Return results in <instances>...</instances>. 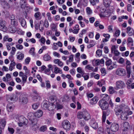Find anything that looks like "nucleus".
<instances>
[{
    "label": "nucleus",
    "instance_id": "nucleus-35",
    "mask_svg": "<svg viewBox=\"0 0 134 134\" xmlns=\"http://www.w3.org/2000/svg\"><path fill=\"white\" fill-rule=\"evenodd\" d=\"M112 61L110 59H108L105 62L106 65L107 66V68L108 69V67L109 66H111V63Z\"/></svg>",
    "mask_w": 134,
    "mask_h": 134
},
{
    "label": "nucleus",
    "instance_id": "nucleus-5",
    "mask_svg": "<svg viewBox=\"0 0 134 134\" xmlns=\"http://www.w3.org/2000/svg\"><path fill=\"white\" fill-rule=\"evenodd\" d=\"M116 87L117 89H122L125 87V84L123 81L119 80L116 83Z\"/></svg>",
    "mask_w": 134,
    "mask_h": 134
},
{
    "label": "nucleus",
    "instance_id": "nucleus-52",
    "mask_svg": "<svg viewBox=\"0 0 134 134\" xmlns=\"http://www.w3.org/2000/svg\"><path fill=\"white\" fill-rule=\"evenodd\" d=\"M77 71L78 72L81 73L82 75L83 73H84L83 71H82L81 68L79 67L77 68Z\"/></svg>",
    "mask_w": 134,
    "mask_h": 134
},
{
    "label": "nucleus",
    "instance_id": "nucleus-37",
    "mask_svg": "<svg viewBox=\"0 0 134 134\" xmlns=\"http://www.w3.org/2000/svg\"><path fill=\"white\" fill-rule=\"evenodd\" d=\"M131 66L130 65H127L126 69L127 74L130 76L131 74L130 72Z\"/></svg>",
    "mask_w": 134,
    "mask_h": 134
},
{
    "label": "nucleus",
    "instance_id": "nucleus-43",
    "mask_svg": "<svg viewBox=\"0 0 134 134\" xmlns=\"http://www.w3.org/2000/svg\"><path fill=\"white\" fill-rule=\"evenodd\" d=\"M78 122L79 124L81 126H84L85 124V121L84 120H80Z\"/></svg>",
    "mask_w": 134,
    "mask_h": 134
},
{
    "label": "nucleus",
    "instance_id": "nucleus-15",
    "mask_svg": "<svg viewBox=\"0 0 134 134\" xmlns=\"http://www.w3.org/2000/svg\"><path fill=\"white\" fill-rule=\"evenodd\" d=\"M91 118L90 114L86 111H83V118L86 120H88Z\"/></svg>",
    "mask_w": 134,
    "mask_h": 134
},
{
    "label": "nucleus",
    "instance_id": "nucleus-33",
    "mask_svg": "<svg viewBox=\"0 0 134 134\" xmlns=\"http://www.w3.org/2000/svg\"><path fill=\"white\" fill-rule=\"evenodd\" d=\"M11 25L12 26H16L17 25V22L16 19L11 20Z\"/></svg>",
    "mask_w": 134,
    "mask_h": 134
},
{
    "label": "nucleus",
    "instance_id": "nucleus-64",
    "mask_svg": "<svg viewBox=\"0 0 134 134\" xmlns=\"http://www.w3.org/2000/svg\"><path fill=\"white\" fill-rule=\"evenodd\" d=\"M31 59L30 57H27L25 60V62L27 64H29V62H30Z\"/></svg>",
    "mask_w": 134,
    "mask_h": 134
},
{
    "label": "nucleus",
    "instance_id": "nucleus-36",
    "mask_svg": "<svg viewBox=\"0 0 134 134\" xmlns=\"http://www.w3.org/2000/svg\"><path fill=\"white\" fill-rule=\"evenodd\" d=\"M42 108L44 109H48V104L47 103H44L43 104L42 106Z\"/></svg>",
    "mask_w": 134,
    "mask_h": 134
},
{
    "label": "nucleus",
    "instance_id": "nucleus-1",
    "mask_svg": "<svg viewBox=\"0 0 134 134\" xmlns=\"http://www.w3.org/2000/svg\"><path fill=\"white\" fill-rule=\"evenodd\" d=\"M132 114V111L130 110L128 108H124L121 114L120 118L122 120H126L127 119V116Z\"/></svg>",
    "mask_w": 134,
    "mask_h": 134
},
{
    "label": "nucleus",
    "instance_id": "nucleus-46",
    "mask_svg": "<svg viewBox=\"0 0 134 134\" xmlns=\"http://www.w3.org/2000/svg\"><path fill=\"white\" fill-rule=\"evenodd\" d=\"M8 130L9 132L11 134H13L14 132V130L13 128L8 127Z\"/></svg>",
    "mask_w": 134,
    "mask_h": 134
},
{
    "label": "nucleus",
    "instance_id": "nucleus-39",
    "mask_svg": "<svg viewBox=\"0 0 134 134\" xmlns=\"http://www.w3.org/2000/svg\"><path fill=\"white\" fill-rule=\"evenodd\" d=\"M98 99L95 98H93L91 100V103L92 104H95L97 102Z\"/></svg>",
    "mask_w": 134,
    "mask_h": 134
},
{
    "label": "nucleus",
    "instance_id": "nucleus-40",
    "mask_svg": "<svg viewBox=\"0 0 134 134\" xmlns=\"http://www.w3.org/2000/svg\"><path fill=\"white\" fill-rule=\"evenodd\" d=\"M24 54H21L18 55L17 58L19 60H22L24 58Z\"/></svg>",
    "mask_w": 134,
    "mask_h": 134
},
{
    "label": "nucleus",
    "instance_id": "nucleus-34",
    "mask_svg": "<svg viewBox=\"0 0 134 134\" xmlns=\"http://www.w3.org/2000/svg\"><path fill=\"white\" fill-rule=\"evenodd\" d=\"M123 127L125 129L127 130L129 127V124L128 122H124Z\"/></svg>",
    "mask_w": 134,
    "mask_h": 134
},
{
    "label": "nucleus",
    "instance_id": "nucleus-16",
    "mask_svg": "<svg viewBox=\"0 0 134 134\" xmlns=\"http://www.w3.org/2000/svg\"><path fill=\"white\" fill-rule=\"evenodd\" d=\"M12 103H10L8 104L7 106V109L9 111L13 110L15 107V106L12 105Z\"/></svg>",
    "mask_w": 134,
    "mask_h": 134
},
{
    "label": "nucleus",
    "instance_id": "nucleus-56",
    "mask_svg": "<svg viewBox=\"0 0 134 134\" xmlns=\"http://www.w3.org/2000/svg\"><path fill=\"white\" fill-rule=\"evenodd\" d=\"M105 96H104L103 99H105L107 101L108 100L109 98V96L107 94H104Z\"/></svg>",
    "mask_w": 134,
    "mask_h": 134
},
{
    "label": "nucleus",
    "instance_id": "nucleus-27",
    "mask_svg": "<svg viewBox=\"0 0 134 134\" xmlns=\"http://www.w3.org/2000/svg\"><path fill=\"white\" fill-rule=\"evenodd\" d=\"M16 26H10L9 28V31L12 33H14L16 31Z\"/></svg>",
    "mask_w": 134,
    "mask_h": 134
},
{
    "label": "nucleus",
    "instance_id": "nucleus-11",
    "mask_svg": "<svg viewBox=\"0 0 134 134\" xmlns=\"http://www.w3.org/2000/svg\"><path fill=\"white\" fill-rule=\"evenodd\" d=\"M18 97L15 94H13L11 95L8 99L9 102H16L18 99Z\"/></svg>",
    "mask_w": 134,
    "mask_h": 134
},
{
    "label": "nucleus",
    "instance_id": "nucleus-23",
    "mask_svg": "<svg viewBox=\"0 0 134 134\" xmlns=\"http://www.w3.org/2000/svg\"><path fill=\"white\" fill-rule=\"evenodd\" d=\"M104 63V60L103 59L100 60L99 59L96 60L95 62V63L96 65H98L100 64H103Z\"/></svg>",
    "mask_w": 134,
    "mask_h": 134
},
{
    "label": "nucleus",
    "instance_id": "nucleus-28",
    "mask_svg": "<svg viewBox=\"0 0 134 134\" xmlns=\"http://www.w3.org/2000/svg\"><path fill=\"white\" fill-rule=\"evenodd\" d=\"M6 121L5 120H2L0 122V127L4 128L6 125Z\"/></svg>",
    "mask_w": 134,
    "mask_h": 134
},
{
    "label": "nucleus",
    "instance_id": "nucleus-20",
    "mask_svg": "<svg viewBox=\"0 0 134 134\" xmlns=\"http://www.w3.org/2000/svg\"><path fill=\"white\" fill-rule=\"evenodd\" d=\"M21 7L22 8H25L27 5V0H20Z\"/></svg>",
    "mask_w": 134,
    "mask_h": 134
},
{
    "label": "nucleus",
    "instance_id": "nucleus-22",
    "mask_svg": "<svg viewBox=\"0 0 134 134\" xmlns=\"http://www.w3.org/2000/svg\"><path fill=\"white\" fill-rule=\"evenodd\" d=\"M123 110H122L120 108H116L114 109V111L115 113V114L116 115L121 114Z\"/></svg>",
    "mask_w": 134,
    "mask_h": 134
},
{
    "label": "nucleus",
    "instance_id": "nucleus-61",
    "mask_svg": "<svg viewBox=\"0 0 134 134\" xmlns=\"http://www.w3.org/2000/svg\"><path fill=\"white\" fill-rule=\"evenodd\" d=\"M74 55L72 54L69 57V62H72L73 61Z\"/></svg>",
    "mask_w": 134,
    "mask_h": 134
},
{
    "label": "nucleus",
    "instance_id": "nucleus-54",
    "mask_svg": "<svg viewBox=\"0 0 134 134\" xmlns=\"http://www.w3.org/2000/svg\"><path fill=\"white\" fill-rule=\"evenodd\" d=\"M35 49L34 48H32L30 49L29 53L31 54L34 55L35 53H34Z\"/></svg>",
    "mask_w": 134,
    "mask_h": 134
},
{
    "label": "nucleus",
    "instance_id": "nucleus-13",
    "mask_svg": "<svg viewBox=\"0 0 134 134\" xmlns=\"http://www.w3.org/2000/svg\"><path fill=\"white\" fill-rule=\"evenodd\" d=\"M5 25V21H1L0 23V30L4 32L6 31L7 29Z\"/></svg>",
    "mask_w": 134,
    "mask_h": 134
},
{
    "label": "nucleus",
    "instance_id": "nucleus-58",
    "mask_svg": "<svg viewBox=\"0 0 134 134\" xmlns=\"http://www.w3.org/2000/svg\"><path fill=\"white\" fill-rule=\"evenodd\" d=\"M55 104H56V106H57V108L58 109H62L63 108L62 106L61 105L58 104L57 103V102H55Z\"/></svg>",
    "mask_w": 134,
    "mask_h": 134
},
{
    "label": "nucleus",
    "instance_id": "nucleus-9",
    "mask_svg": "<svg viewBox=\"0 0 134 134\" xmlns=\"http://www.w3.org/2000/svg\"><path fill=\"white\" fill-rule=\"evenodd\" d=\"M111 130L113 132H116L118 130L119 128V125L115 123H113L110 126Z\"/></svg>",
    "mask_w": 134,
    "mask_h": 134
},
{
    "label": "nucleus",
    "instance_id": "nucleus-48",
    "mask_svg": "<svg viewBox=\"0 0 134 134\" xmlns=\"http://www.w3.org/2000/svg\"><path fill=\"white\" fill-rule=\"evenodd\" d=\"M27 77L26 75H24L22 77L23 82L24 83H25L26 81V80Z\"/></svg>",
    "mask_w": 134,
    "mask_h": 134
},
{
    "label": "nucleus",
    "instance_id": "nucleus-31",
    "mask_svg": "<svg viewBox=\"0 0 134 134\" xmlns=\"http://www.w3.org/2000/svg\"><path fill=\"white\" fill-rule=\"evenodd\" d=\"M49 99H50L52 102L53 101H54V102H57V97L55 95L51 96L49 97Z\"/></svg>",
    "mask_w": 134,
    "mask_h": 134
},
{
    "label": "nucleus",
    "instance_id": "nucleus-17",
    "mask_svg": "<svg viewBox=\"0 0 134 134\" xmlns=\"http://www.w3.org/2000/svg\"><path fill=\"white\" fill-rule=\"evenodd\" d=\"M55 102L50 103L48 104V110H53L54 108L56 107V104Z\"/></svg>",
    "mask_w": 134,
    "mask_h": 134
},
{
    "label": "nucleus",
    "instance_id": "nucleus-57",
    "mask_svg": "<svg viewBox=\"0 0 134 134\" xmlns=\"http://www.w3.org/2000/svg\"><path fill=\"white\" fill-rule=\"evenodd\" d=\"M69 99V97L67 95L65 96L63 99V101H68Z\"/></svg>",
    "mask_w": 134,
    "mask_h": 134
},
{
    "label": "nucleus",
    "instance_id": "nucleus-8",
    "mask_svg": "<svg viewBox=\"0 0 134 134\" xmlns=\"http://www.w3.org/2000/svg\"><path fill=\"white\" fill-rule=\"evenodd\" d=\"M37 119H35L33 121L31 122V126L32 129L34 131L36 130L38 128V126L37 125Z\"/></svg>",
    "mask_w": 134,
    "mask_h": 134
},
{
    "label": "nucleus",
    "instance_id": "nucleus-44",
    "mask_svg": "<svg viewBox=\"0 0 134 134\" xmlns=\"http://www.w3.org/2000/svg\"><path fill=\"white\" fill-rule=\"evenodd\" d=\"M100 71L102 73V75L103 76H105L106 74V71L104 68H102L100 69Z\"/></svg>",
    "mask_w": 134,
    "mask_h": 134
},
{
    "label": "nucleus",
    "instance_id": "nucleus-41",
    "mask_svg": "<svg viewBox=\"0 0 134 134\" xmlns=\"http://www.w3.org/2000/svg\"><path fill=\"white\" fill-rule=\"evenodd\" d=\"M106 112L103 111L102 115V122H104L105 121L106 118Z\"/></svg>",
    "mask_w": 134,
    "mask_h": 134
},
{
    "label": "nucleus",
    "instance_id": "nucleus-42",
    "mask_svg": "<svg viewBox=\"0 0 134 134\" xmlns=\"http://www.w3.org/2000/svg\"><path fill=\"white\" fill-rule=\"evenodd\" d=\"M82 76L83 77L85 80H87L89 78L88 75L86 73H83L82 75Z\"/></svg>",
    "mask_w": 134,
    "mask_h": 134
},
{
    "label": "nucleus",
    "instance_id": "nucleus-51",
    "mask_svg": "<svg viewBox=\"0 0 134 134\" xmlns=\"http://www.w3.org/2000/svg\"><path fill=\"white\" fill-rule=\"evenodd\" d=\"M117 47L115 45L112 46L111 48V53H113L115 51Z\"/></svg>",
    "mask_w": 134,
    "mask_h": 134
},
{
    "label": "nucleus",
    "instance_id": "nucleus-4",
    "mask_svg": "<svg viewBox=\"0 0 134 134\" xmlns=\"http://www.w3.org/2000/svg\"><path fill=\"white\" fill-rule=\"evenodd\" d=\"M19 122L18 123L20 126H21L23 125H26L28 123V120L23 116H21L19 117Z\"/></svg>",
    "mask_w": 134,
    "mask_h": 134
},
{
    "label": "nucleus",
    "instance_id": "nucleus-59",
    "mask_svg": "<svg viewBox=\"0 0 134 134\" xmlns=\"http://www.w3.org/2000/svg\"><path fill=\"white\" fill-rule=\"evenodd\" d=\"M104 81L103 80H102L101 82L98 81L97 85H99V86L101 87L104 84L103 83H104Z\"/></svg>",
    "mask_w": 134,
    "mask_h": 134
},
{
    "label": "nucleus",
    "instance_id": "nucleus-47",
    "mask_svg": "<svg viewBox=\"0 0 134 134\" xmlns=\"http://www.w3.org/2000/svg\"><path fill=\"white\" fill-rule=\"evenodd\" d=\"M102 51L100 49L97 50L96 52V54L99 57L101 56L102 54Z\"/></svg>",
    "mask_w": 134,
    "mask_h": 134
},
{
    "label": "nucleus",
    "instance_id": "nucleus-12",
    "mask_svg": "<svg viewBox=\"0 0 134 134\" xmlns=\"http://www.w3.org/2000/svg\"><path fill=\"white\" fill-rule=\"evenodd\" d=\"M132 82V79H130L127 80L126 84L128 85L127 87L128 88H130L131 87L132 89L134 88V83Z\"/></svg>",
    "mask_w": 134,
    "mask_h": 134
},
{
    "label": "nucleus",
    "instance_id": "nucleus-7",
    "mask_svg": "<svg viewBox=\"0 0 134 134\" xmlns=\"http://www.w3.org/2000/svg\"><path fill=\"white\" fill-rule=\"evenodd\" d=\"M70 122L67 120L64 121L63 122V127L65 130H69L70 128Z\"/></svg>",
    "mask_w": 134,
    "mask_h": 134
},
{
    "label": "nucleus",
    "instance_id": "nucleus-18",
    "mask_svg": "<svg viewBox=\"0 0 134 134\" xmlns=\"http://www.w3.org/2000/svg\"><path fill=\"white\" fill-rule=\"evenodd\" d=\"M43 114L42 111L41 110H39L34 113V116L35 117L40 118L42 116Z\"/></svg>",
    "mask_w": 134,
    "mask_h": 134
},
{
    "label": "nucleus",
    "instance_id": "nucleus-6",
    "mask_svg": "<svg viewBox=\"0 0 134 134\" xmlns=\"http://www.w3.org/2000/svg\"><path fill=\"white\" fill-rule=\"evenodd\" d=\"M125 70L123 69L120 68L117 69L116 74V75L121 76H124L125 75Z\"/></svg>",
    "mask_w": 134,
    "mask_h": 134
},
{
    "label": "nucleus",
    "instance_id": "nucleus-25",
    "mask_svg": "<svg viewBox=\"0 0 134 134\" xmlns=\"http://www.w3.org/2000/svg\"><path fill=\"white\" fill-rule=\"evenodd\" d=\"M111 0H103L104 5L107 7H108L110 5Z\"/></svg>",
    "mask_w": 134,
    "mask_h": 134
},
{
    "label": "nucleus",
    "instance_id": "nucleus-2",
    "mask_svg": "<svg viewBox=\"0 0 134 134\" xmlns=\"http://www.w3.org/2000/svg\"><path fill=\"white\" fill-rule=\"evenodd\" d=\"M98 103L99 105L103 110H106L108 108L109 104L105 99L100 100L99 101Z\"/></svg>",
    "mask_w": 134,
    "mask_h": 134
},
{
    "label": "nucleus",
    "instance_id": "nucleus-45",
    "mask_svg": "<svg viewBox=\"0 0 134 134\" xmlns=\"http://www.w3.org/2000/svg\"><path fill=\"white\" fill-rule=\"evenodd\" d=\"M109 93L111 94H113L115 92L113 87H109Z\"/></svg>",
    "mask_w": 134,
    "mask_h": 134
},
{
    "label": "nucleus",
    "instance_id": "nucleus-10",
    "mask_svg": "<svg viewBox=\"0 0 134 134\" xmlns=\"http://www.w3.org/2000/svg\"><path fill=\"white\" fill-rule=\"evenodd\" d=\"M13 0H4L2 3V5L4 8H8L9 7V4L12 2Z\"/></svg>",
    "mask_w": 134,
    "mask_h": 134
},
{
    "label": "nucleus",
    "instance_id": "nucleus-3",
    "mask_svg": "<svg viewBox=\"0 0 134 134\" xmlns=\"http://www.w3.org/2000/svg\"><path fill=\"white\" fill-rule=\"evenodd\" d=\"M20 101L23 103H27L28 102V99L26 93L25 92H21L20 93Z\"/></svg>",
    "mask_w": 134,
    "mask_h": 134
},
{
    "label": "nucleus",
    "instance_id": "nucleus-29",
    "mask_svg": "<svg viewBox=\"0 0 134 134\" xmlns=\"http://www.w3.org/2000/svg\"><path fill=\"white\" fill-rule=\"evenodd\" d=\"M16 65V63L15 62L13 63H11L9 67V70L10 71H12L14 69V67Z\"/></svg>",
    "mask_w": 134,
    "mask_h": 134
},
{
    "label": "nucleus",
    "instance_id": "nucleus-24",
    "mask_svg": "<svg viewBox=\"0 0 134 134\" xmlns=\"http://www.w3.org/2000/svg\"><path fill=\"white\" fill-rule=\"evenodd\" d=\"M19 22L20 23L21 26L23 27H25L26 24V22L25 19L22 18H21L19 19Z\"/></svg>",
    "mask_w": 134,
    "mask_h": 134
},
{
    "label": "nucleus",
    "instance_id": "nucleus-21",
    "mask_svg": "<svg viewBox=\"0 0 134 134\" xmlns=\"http://www.w3.org/2000/svg\"><path fill=\"white\" fill-rule=\"evenodd\" d=\"M90 124L91 126L94 129H96L98 128V126L97 122L93 121H92L90 123Z\"/></svg>",
    "mask_w": 134,
    "mask_h": 134
},
{
    "label": "nucleus",
    "instance_id": "nucleus-53",
    "mask_svg": "<svg viewBox=\"0 0 134 134\" xmlns=\"http://www.w3.org/2000/svg\"><path fill=\"white\" fill-rule=\"evenodd\" d=\"M47 129V127L46 126H41L40 129V131L42 132H44Z\"/></svg>",
    "mask_w": 134,
    "mask_h": 134
},
{
    "label": "nucleus",
    "instance_id": "nucleus-55",
    "mask_svg": "<svg viewBox=\"0 0 134 134\" xmlns=\"http://www.w3.org/2000/svg\"><path fill=\"white\" fill-rule=\"evenodd\" d=\"M117 67V65H116L115 63H114L113 66L111 65L110 66H109L108 68V69L111 70L112 69L114 68H116Z\"/></svg>",
    "mask_w": 134,
    "mask_h": 134
},
{
    "label": "nucleus",
    "instance_id": "nucleus-60",
    "mask_svg": "<svg viewBox=\"0 0 134 134\" xmlns=\"http://www.w3.org/2000/svg\"><path fill=\"white\" fill-rule=\"evenodd\" d=\"M131 5V4H129L127 5V10L129 12H130L132 10Z\"/></svg>",
    "mask_w": 134,
    "mask_h": 134
},
{
    "label": "nucleus",
    "instance_id": "nucleus-38",
    "mask_svg": "<svg viewBox=\"0 0 134 134\" xmlns=\"http://www.w3.org/2000/svg\"><path fill=\"white\" fill-rule=\"evenodd\" d=\"M41 15V13L39 12H37L35 13L34 15V16L36 20L40 19L39 18Z\"/></svg>",
    "mask_w": 134,
    "mask_h": 134
},
{
    "label": "nucleus",
    "instance_id": "nucleus-49",
    "mask_svg": "<svg viewBox=\"0 0 134 134\" xmlns=\"http://www.w3.org/2000/svg\"><path fill=\"white\" fill-rule=\"evenodd\" d=\"M16 47L18 49L20 50L22 49L23 48V46L22 45L19 44H16Z\"/></svg>",
    "mask_w": 134,
    "mask_h": 134
},
{
    "label": "nucleus",
    "instance_id": "nucleus-32",
    "mask_svg": "<svg viewBox=\"0 0 134 134\" xmlns=\"http://www.w3.org/2000/svg\"><path fill=\"white\" fill-rule=\"evenodd\" d=\"M41 97L38 95L32 97V100L34 101H38L41 99Z\"/></svg>",
    "mask_w": 134,
    "mask_h": 134
},
{
    "label": "nucleus",
    "instance_id": "nucleus-50",
    "mask_svg": "<svg viewBox=\"0 0 134 134\" xmlns=\"http://www.w3.org/2000/svg\"><path fill=\"white\" fill-rule=\"evenodd\" d=\"M39 105L38 103L34 104L32 105V108L34 109H36L38 108Z\"/></svg>",
    "mask_w": 134,
    "mask_h": 134
},
{
    "label": "nucleus",
    "instance_id": "nucleus-63",
    "mask_svg": "<svg viewBox=\"0 0 134 134\" xmlns=\"http://www.w3.org/2000/svg\"><path fill=\"white\" fill-rule=\"evenodd\" d=\"M39 40L43 44H44L46 41L45 38L43 37H41V39Z\"/></svg>",
    "mask_w": 134,
    "mask_h": 134
},
{
    "label": "nucleus",
    "instance_id": "nucleus-19",
    "mask_svg": "<svg viewBox=\"0 0 134 134\" xmlns=\"http://www.w3.org/2000/svg\"><path fill=\"white\" fill-rule=\"evenodd\" d=\"M127 31L126 33H127L129 35L132 36L134 32V31L133 29L129 26L127 27Z\"/></svg>",
    "mask_w": 134,
    "mask_h": 134
},
{
    "label": "nucleus",
    "instance_id": "nucleus-26",
    "mask_svg": "<svg viewBox=\"0 0 134 134\" xmlns=\"http://www.w3.org/2000/svg\"><path fill=\"white\" fill-rule=\"evenodd\" d=\"M77 118L80 120L83 118V111L78 112L77 113Z\"/></svg>",
    "mask_w": 134,
    "mask_h": 134
},
{
    "label": "nucleus",
    "instance_id": "nucleus-62",
    "mask_svg": "<svg viewBox=\"0 0 134 134\" xmlns=\"http://www.w3.org/2000/svg\"><path fill=\"white\" fill-rule=\"evenodd\" d=\"M86 68L88 69L89 70H92H92L93 68V67L92 66H91V65H87L86 66Z\"/></svg>",
    "mask_w": 134,
    "mask_h": 134
},
{
    "label": "nucleus",
    "instance_id": "nucleus-14",
    "mask_svg": "<svg viewBox=\"0 0 134 134\" xmlns=\"http://www.w3.org/2000/svg\"><path fill=\"white\" fill-rule=\"evenodd\" d=\"M34 114L32 112H30L28 114L27 117L31 122L33 121L35 119H36L35 118H34Z\"/></svg>",
    "mask_w": 134,
    "mask_h": 134
},
{
    "label": "nucleus",
    "instance_id": "nucleus-30",
    "mask_svg": "<svg viewBox=\"0 0 134 134\" xmlns=\"http://www.w3.org/2000/svg\"><path fill=\"white\" fill-rule=\"evenodd\" d=\"M51 58V56L48 54H45L43 57V59L45 61H48L50 60Z\"/></svg>",
    "mask_w": 134,
    "mask_h": 134
}]
</instances>
